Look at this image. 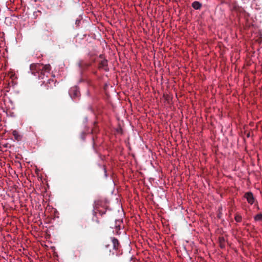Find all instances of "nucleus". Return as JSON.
<instances>
[{
    "label": "nucleus",
    "instance_id": "obj_1",
    "mask_svg": "<svg viewBox=\"0 0 262 262\" xmlns=\"http://www.w3.org/2000/svg\"><path fill=\"white\" fill-rule=\"evenodd\" d=\"M30 70L33 75L36 76L38 79H43L46 75L49 74L51 70V66L49 64L43 65L41 63H32L30 66Z\"/></svg>",
    "mask_w": 262,
    "mask_h": 262
},
{
    "label": "nucleus",
    "instance_id": "obj_2",
    "mask_svg": "<svg viewBox=\"0 0 262 262\" xmlns=\"http://www.w3.org/2000/svg\"><path fill=\"white\" fill-rule=\"evenodd\" d=\"M108 201L105 199H99L95 201L94 209L102 216L105 213V211H102L99 209L102 207L106 209L108 206Z\"/></svg>",
    "mask_w": 262,
    "mask_h": 262
},
{
    "label": "nucleus",
    "instance_id": "obj_3",
    "mask_svg": "<svg viewBox=\"0 0 262 262\" xmlns=\"http://www.w3.org/2000/svg\"><path fill=\"white\" fill-rule=\"evenodd\" d=\"M69 94L72 99H75L80 96V92L78 89L75 86L70 89L69 91Z\"/></svg>",
    "mask_w": 262,
    "mask_h": 262
},
{
    "label": "nucleus",
    "instance_id": "obj_4",
    "mask_svg": "<svg viewBox=\"0 0 262 262\" xmlns=\"http://www.w3.org/2000/svg\"><path fill=\"white\" fill-rule=\"evenodd\" d=\"M244 198L247 200L248 203L252 205L254 204L255 201V198L253 196V193L251 192H247L244 194Z\"/></svg>",
    "mask_w": 262,
    "mask_h": 262
},
{
    "label": "nucleus",
    "instance_id": "obj_5",
    "mask_svg": "<svg viewBox=\"0 0 262 262\" xmlns=\"http://www.w3.org/2000/svg\"><path fill=\"white\" fill-rule=\"evenodd\" d=\"M107 60L103 59L99 63V69L103 70L105 71H108L109 69L107 65Z\"/></svg>",
    "mask_w": 262,
    "mask_h": 262
},
{
    "label": "nucleus",
    "instance_id": "obj_6",
    "mask_svg": "<svg viewBox=\"0 0 262 262\" xmlns=\"http://www.w3.org/2000/svg\"><path fill=\"white\" fill-rule=\"evenodd\" d=\"M111 241L113 243V249L116 251L118 250L120 248V245L118 240L115 237H112L111 238Z\"/></svg>",
    "mask_w": 262,
    "mask_h": 262
},
{
    "label": "nucleus",
    "instance_id": "obj_7",
    "mask_svg": "<svg viewBox=\"0 0 262 262\" xmlns=\"http://www.w3.org/2000/svg\"><path fill=\"white\" fill-rule=\"evenodd\" d=\"M122 225V221L120 220H115V232L116 233H118V231L120 230Z\"/></svg>",
    "mask_w": 262,
    "mask_h": 262
},
{
    "label": "nucleus",
    "instance_id": "obj_8",
    "mask_svg": "<svg viewBox=\"0 0 262 262\" xmlns=\"http://www.w3.org/2000/svg\"><path fill=\"white\" fill-rule=\"evenodd\" d=\"M192 7L195 10H199L202 7V4L198 1H194L192 3Z\"/></svg>",
    "mask_w": 262,
    "mask_h": 262
},
{
    "label": "nucleus",
    "instance_id": "obj_9",
    "mask_svg": "<svg viewBox=\"0 0 262 262\" xmlns=\"http://www.w3.org/2000/svg\"><path fill=\"white\" fill-rule=\"evenodd\" d=\"M12 135L14 136V139L17 141H20L21 139V136L19 134L18 132L14 130L12 132Z\"/></svg>",
    "mask_w": 262,
    "mask_h": 262
},
{
    "label": "nucleus",
    "instance_id": "obj_10",
    "mask_svg": "<svg viewBox=\"0 0 262 262\" xmlns=\"http://www.w3.org/2000/svg\"><path fill=\"white\" fill-rule=\"evenodd\" d=\"M254 220L255 221H262V214L259 213L256 214L254 216Z\"/></svg>",
    "mask_w": 262,
    "mask_h": 262
},
{
    "label": "nucleus",
    "instance_id": "obj_11",
    "mask_svg": "<svg viewBox=\"0 0 262 262\" xmlns=\"http://www.w3.org/2000/svg\"><path fill=\"white\" fill-rule=\"evenodd\" d=\"M234 219L236 222L240 223L242 221V217L239 214H236L234 217Z\"/></svg>",
    "mask_w": 262,
    "mask_h": 262
},
{
    "label": "nucleus",
    "instance_id": "obj_12",
    "mask_svg": "<svg viewBox=\"0 0 262 262\" xmlns=\"http://www.w3.org/2000/svg\"><path fill=\"white\" fill-rule=\"evenodd\" d=\"M103 169H104V171L105 176V177H107L106 168H105V167H104V168H103Z\"/></svg>",
    "mask_w": 262,
    "mask_h": 262
},
{
    "label": "nucleus",
    "instance_id": "obj_13",
    "mask_svg": "<svg viewBox=\"0 0 262 262\" xmlns=\"http://www.w3.org/2000/svg\"><path fill=\"white\" fill-rule=\"evenodd\" d=\"M92 133H93H93H96L95 129H94H94H92Z\"/></svg>",
    "mask_w": 262,
    "mask_h": 262
},
{
    "label": "nucleus",
    "instance_id": "obj_14",
    "mask_svg": "<svg viewBox=\"0 0 262 262\" xmlns=\"http://www.w3.org/2000/svg\"><path fill=\"white\" fill-rule=\"evenodd\" d=\"M220 242L224 241V238L223 237L220 238Z\"/></svg>",
    "mask_w": 262,
    "mask_h": 262
},
{
    "label": "nucleus",
    "instance_id": "obj_15",
    "mask_svg": "<svg viewBox=\"0 0 262 262\" xmlns=\"http://www.w3.org/2000/svg\"><path fill=\"white\" fill-rule=\"evenodd\" d=\"M99 57H100V58H102V57H103V55H100L99 56Z\"/></svg>",
    "mask_w": 262,
    "mask_h": 262
},
{
    "label": "nucleus",
    "instance_id": "obj_16",
    "mask_svg": "<svg viewBox=\"0 0 262 262\" xmlns=\"http://www.w3.org/2000/svg\"><path fill=\"white\" fill-rule=\"evenodd\" d=\"M113 254H115V253H113ZM115 254H116V255H118V253H115Z\"/></svg>",
    "mask_w": 262,
    "mask_h": 262
}]
</instances>
